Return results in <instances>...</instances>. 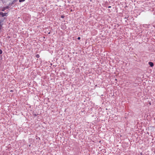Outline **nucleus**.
<instances>
[{"mask_svg":"<svg viewBox=\"0 0 155 155\" xmlns=\"http://www.w3.org/2000/svg\"><path fill=\"white\" fill-rule=\"evenodd\" d=\"M2 50L0 49V54H2Z\"/></svg>","mask_w":155,"mask_h":155,"instance_id":"6","label":"nucleus"},{"mask_svg":"<svg viewBox=\"0 0 155 155\" xmlns=\"http://www.w3.org/2000/svg\"><path fill=\"white\" fill-rule=\"evenodd\" d=\"M18 1V0H14L12 2V4H15L16 2Z\"/></svg>","mask_w":155,"mask_h":155,"instance_id":"4","label":"nucleus"},{"mask_svg":"<svg viewBox=\"0 0 155 155\" xmlns=\"http://www.w3.org/2000/svg\"><path fill=\"white\" fill-rule=\"evenodd\" d=\"M111 7V6H109L108 7V8H110Z\"/></svg>","mask_w":155,"mask_h":155,"instance_id":"11","label":"nucleus"},{"mask_svg":"<svg viewBox=\"0 0 155 155\" xmlns=\"http://www.w3.org/2000/svg\"><path fill=\"white\" fill-rule=\"evenodd\" d=\"M78 39L80 40L81 39V38L80 37H78L77 38Z\"/></svg>","mask_w":155,"mask_h":155,"instance_id":"8","label":"nucleus"},{"mask_svg":"<svg viewBox=\"0 0 155 155\" xmlns=\"http://www.w3.org/2000/svg\"><path fill=\"white\" fill-rule=\"evenodd\" d=\"M148 64H149L150 65V66L151 67H153L154 65L153 63L152 62H149Z\"/></svg>","mask_w":155,"mask_h":155,"instance_id":"3","label":"nucleus"},{"mask_svg":"<svg viewBox=\"0 0 155 155\" xmlns=\"http://www.w3.org/2000/svg\"><path fill=\"white\" fill-rule=\"evenodd\" d=\"M12 4V2L11 3H10L9 4V5H12L13 4Z\"/></svg>","mask_w":155,"mask_h":155,"instance_id":"9","label":"nucleus"},{"mask_svg":"<svg viewBox=\"0 0 155 155\" xmlns=\"http://www.w3.org/2000/svg\"><path fill=\"white\" fill-rule=\"evenodd\" d=\"M35 57L37 58H39V55L38 54H37L36 55Z\"/></svg>","mask_w":155,"mask_h":155,"instance_id":"5","label":"nucleus"},{"mask_svg":"<svg viewBox=\"0 0 155 155\" xmlns=\"http://www.w3.org/2000/svg\"><path fill=\"white\" fill-rule=\"evenodd\" d=\"M9 8V7L8 6H5L4 8H3L1 10L2 11H4L5 10H6L7 9H8Z\"/></svg>","mask_w":155,"mask_h":155,"instance_id":"2","label":"nucleus"},{"mask_svg":"<svg viewBox=\"0 0 155 155\" xmlns=\"http://www.w3.org/2000/svg\"><path fill=\"white\" fill-rule=\"evenodd\" d=\"M37 115H38V114H34V116L35 117V116H37Z\"/></svg>","mask_w":155,"mask_h":155,"instance_id":"7","label":"nucleus"},{"mask_svg":"<svg viewBox=\"0 0 155 155\" xmlns=\"http://www.w3.org/2000/svg\"><path fill=\"white\" fill-rule=\"evenodd\" d=\"M61 17L62 18H64V16L63 15H62L61 16Z\"/></svg>","mask_w":155,"mask_h":155,"instance_id":"10","label":"nucleus"},{"mask_svg":"<svg viewBox=\"0 0 155 155\" xmlns=\"http://www.w3.org/2000/svg\"><path fill=\"white\" fill-rule=\"evenodd\" d=\"M7 13H3L2 12H0V15H2V17L7 16Z\"/></svg>","mask_w":155,"mask_h":155,"instance_id":"1","label":"nucleus"}]
</instances>
